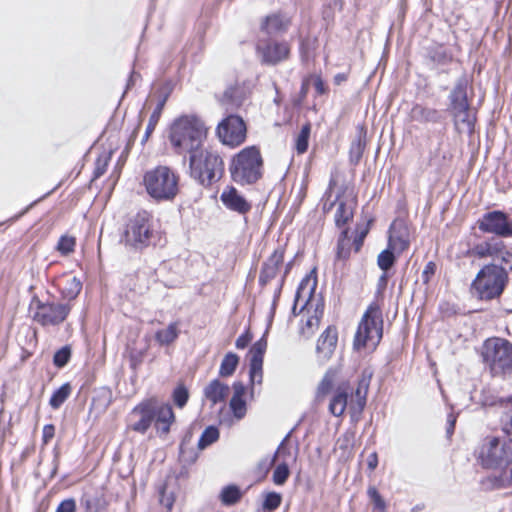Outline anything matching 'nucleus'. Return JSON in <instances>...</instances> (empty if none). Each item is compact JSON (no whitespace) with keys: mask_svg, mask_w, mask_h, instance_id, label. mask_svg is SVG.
<instances>
[{"mask_svg":"<svg viewBox=\"0 0 512 512\" xmlns=\"http://www.w3.org/2000/svg\"><path fill=\"white\" fill-rule=\"evenodd\" d=\"M208 133L204 121L196 115L176 118L169 129V140L178 154H193L199 150Z\"/></svg>","mask_w":512,"mask_h":512,"instance_id":"obj_1","label":"nucleus"},{"mask_svg":"<svg viewBox=\"0 0 512 512\" xmlns=\"http://www.w3.org/2000/svg\"><path fill=\"white\" fill-rule=\"evenodd\" d=\"M372 373L364 371L358 381L354 395L348 383L339 384L333 391L329 400L328 410L335 417H341L347 406L352 411L361 412L366 405L367 393Z\"/></svg>","mask_w":512,"mask_h":512,"instance_id":"obj_2","label":"nucleus"},{"mask_svg":"<svg viewBox=\"0 0 512 512\" xmlns=\"http://www.w3.org/2000/svg\"><path fill=\"white\" fill-rule=\"evenodd\" d=\"M147 194L155 201H172L179 192V176L167 166L147 171L143 177Z\"/></svg>","mask_w":512,"mask_h":512,"instance_id":"obj_3","label":"nucleus"},{"mask_svg":"<svg viewBox=\"0 0 512 512\" xmlns=\"http://www.w3.org/2000/svg\"><path fill=\"white\" fill-rule=\"evenodd\" d=\"M481 356L494 376L512 375V343L508 340L499 337L488 338L482 345Z\"/></svg>","mask_w":512,"mask_h":512,"instance_id":"obj_4","label":"nucleus"},{"mask_svg":"<svg viewBox=\"0 0 512 512\" xmlns=\"http://www.w3.org/2000/svg\"><path fill=\"white\" fill-rule=\"evenodd\" d=\"M317 285V279L315 276H312V274L306 275L302 281L300 282L296 296H295V305L293 307V311L296 310V305L302 301L303 306L301 308V311L306 308V314L303 315L302 324L300 326V334L308 339L313 336L315 331L318 329L320 324V319L323 315V307L320 305H317L315 309L313 310V313H310V300L314 294L315 288Z\"/></svg>","mask_w":512,"mask_h":512,"instance_id":"obj_5","label":"nucleus"},{"mask_svg":"<svg viewBox=\"0 0 512 512\" xmlns=\"http://www.w3.org/2000/svg\"><path fill=\"white\" fill-rule=\"evenodd\" d=\"M230 172L233 180L240 184H253L262 177L263 159L255 146L241 150L232 160Z\"/></svg>","mask_w":512,"mask_h":512,"instance_id":"obj_6","label":"nucleus"},{"mask_svg":"<svg viewBox=\"0 0 512 512\" xmlns=\"http://www.w3.org/2000/svg\"><path fill=\"white\" fill-rule=\"evenodd\" d=\"M189 166L191 176L205 186L218 181L224 171L222 158L214 151L201 148L190 155Z\"/></svg>","mask_w":512,"mask_h":512,"instance_id":"obj_7","label":"nucleus"},{"mask_svg":"<svg viewBox=\"0 0 512 512\" xmlns=\"http://www.w3.org/2000/svg\"><path fill=\"white\" fill-rule=\"evenodd\" d=\"M383 334V319L380 307L372 303L364 313L354 339L357 350L367 348L374 350Z\"/></svg>","mask_w":512,"mask_h":512,"instance_id":"obj_8","label":"nucleus"},{"mask_svg":"<svg viewBox=\"0 0 512 512\" xmlns=\"http://www.w3.org/2000/svg\"><path fill=\"white\" fill-rule=\"evenodd\" d=\"M507 281V270L495 264L485 265L472 283V289L482 300L501 295Z\"/></svg>","mask_w":512,"mask_h":512,"instance_id":"obj_9","label":"nucleus"},{"mask_svg":"<svg viewBox=\"0 0 512 512\" xmlns=\"http://www.w3.org/2000/svg\"><path fill=\"white\" fill-rule=\"evenodd\" d=\"M152 237L151 217L148 212L142 211L128 221L121 242L127 247L143 249L151 243Z\"/></svg>","mask_w":512,"mask_h":512,"instance_id":"obj_10","label":"nucleus"},{"mask_svg":"<svg viewBox=\"0 0 512 512\" xmlns=\"http://www.w3.org/2000/svg\"><path fill=\"white\" fill-rule=\"evenodd\" d=\"M31 309H34L33 320L41 326H58L67 319L71 305L53 301L43 302L34 297L31 301Z\"/></svg>","mask_w":512,"mask_h":512,"instance_id":"obj_11","label":"nucleus"},{"mask_svg":"<svg viewBox=\"0 0 512 512\" xmlns=\"http://www.w3.org/2000/svg\"><path fill=\"white\" fill-rule=\"evenodd\" d=\"M480 459L486 468H498L512 461V439L489 438L482 446Z\"/></svg>","mask_w":512,"mask_h":512,"instance_id":"obj_12","label":"nucleus"},{"mask_svg":"<svg viewBox=\"0 0 512 512\" xmlns=\"http://www.w3.org/2000/svg\"><path fill=\"white\" fill-rule=\"evenodd\" d=\"M478 229L498 237H512V219L503 211L494 210L483 214L476 222Z\"/></svg>","mask_w":512,"mask_h":512,"instance_id":"obj_13","label":"nucleus"},{"mask_svg":"<svg viewBox=\"0 0 512 512\" xmlns=\"http://www.w3.org/2000/svg\"><path fill=\"white\" fill-rule=\"evenodd\" d=\"M220 140L229 146H238L246 138V126L241 117L230 115L217 128Z\"/></svg>","mask_w":512,"mask_h":512,"instance_id":"obj_14","label":"nucleus"},{"mask_svg":"<svg viewBox=\"0 0 512 512\" xmlns=\"http://www.w3.org/2000/svg\"><path fill=\"white\" fill-rule=\"evenodd\" d=\"M256 50L261 61L268 65H276L288 59L290 54L287 42L274 39L259 40Z\"/></svg>","mask_w":512,"mask_h":512,"instance_id":"obj_15","label":"nucleus"},{"mask_svg":"<svg viewBox=\"0 0 512 512\" xmlns=\"http://www.w3.org/2000/svg\"><path fill=\"white\" fill-rule=\"evenodd\" d=\"M154 398H149L135 406L129 414V429L144 434L153 422Z\"/></svg>","mask_w":512,"mask_h":512,"instance_id":"obj_16","label":"nucleus"},{"mask_svg":"<svg viewBox=\"0 0 512 512\" xmlns=\"http://www.w3.org/2000/svg\"><path fill=\"white\" fill-rule=\"evenodd\" d=\"M154 413L153 421H155V428L160 435H166L170 431V426L175 421V415L173 413L170 404L162 403L154 398Z\"/></svg>","mask_w":512,"mask_h":512,"instance_id":"obj_17","label":"nucleus"},{"mask_svg":"<svg viewBox=\"0 0 512 512\" xmlns=\"http://www.w3.org/2000/svg\"><path fill=\"white\" fill-rule=\"evenodd\" d=\"M338 341L335 328L327 327L320 335L316 345L317 359L321 363L327 362L333 355Z\"/></svg>","mask_w":512,"mask_h":512,"instance_id":"obj_18","label":"nucleus"},{"mask_svg":"<svg viewBox=\"0 0 512 512\" xmlns=\"http://www.w3.org/2000/svg\"><path fill=\"white\" fill-rule=\"evenodd\" d=\"M291 25V18L285 13L275 12L265 16L260 23V30L267 35L285 33Z\"/></svg>","mask_w":512,"mask_h":512,"instance_id":"obj_19","label":"nucleus"},{"mask_svg":"<svg viewBox=\"0 0 512 512\" xmlns=\"http://www.w3.org/2000/svg\"><path fill=\"white\" fill-rule=\"evenodd\" d=\"M283 261L284 249L279 247L264 261L259 276V283L266 285L269 281L274 279L282 267Z\"/></svg>","mask_w":512,"mask_h":512,"instance_id":"obj_20","label":"nucleus"},{"mask_svg":"<svg viewBox=\"0 0 512 512\" xmlns=\"http://www.w3.org/2000/svg\"><path fill=\"white\" fill-rule=\"evenodd\" d=\"M335 203L337 204L335 223L338 227H342L353 218L356 200L352 193H344L337 197Z\"/></svg>","mask_w":512,"mask_h":512,"instance_id":"obj_21","label":"nucleus"},{"mask_svg":"<svg viewBox=\"0 0 512 512\" xmlns=\"http://www.w3.org/2000/svg\"><path fill=\"white\" fill-rule=\"evenodd\" d=\"M410 244L409 231L403 222H394L389 230L388 247L397 253L405 251Z\"/></svg>","mask_w":512,"mask_h":512,"instance_id":"obj_22","label":"nucleus"},{"mask_svg":"<svg viewBox=\"0 0 512 512\" xmlns=\"http://www.w3.org/2000/svg\"><path fill=\"white\" fill-rule=\"evenodd\" d=\"M220 198L228 209L240 214H245L251 209L250 203L234 187H227Z\"/></svg>","mask_w":512,"mask_h":512,"instance_id":"obj_23","label":"nucleus"},{"mask_svg":"<svg viewBox=\"0 0 512 512\" xmlns=\"http://www.w3.org/2000/svg\"><path fill=\"white\" fill-rule=\"evenodd\" d=\"M458 132L472 134L476 122V114L471 107L451 111Z\"/></svg>","mask_w":512,"mask_h":512,"instance_id":"obj_24","label":"nucleus"},{"mask_svg":"<svg viewBox=\"0 0 512 512\" xmlns=\"http://www.w3.org/2000/svg\"><path fill=\"white\" fill-rule=\"evenodd\" d=\"M468 80L461 77L457 80L453 90L450 93V111L465 109L470 107L467 99Z\"/></svg>","mask_w":512,"mask_h":512,"instance_id":"obj_25","label":"nucleus"},{"mask_svg":"<svg viewBox=\"0 0 512 512\" xmlns=\"http://www.w3.org/2000/svg\"><path fill=\"white\" fill-rule=\"evenodd\" d=\"M502 249V241L497 239H490L476 244L474 247L467 251L470 257L478 258H495Z\"/></svg>","mask_w":512,"mask_h":512,"instance_id":"obj_26","label":"nucleus"},{"mask_svg":"<svg viewBox=\"0 0 512 512\" xmlns=\"http://www.w3.org/2000/svg\"><path fill=\"white\" fill-rule=\"evenodd\" d=\"M410 117L420 123H437L441 119V114L434 108L416 104L410 111Z\"/></svg>","mask_w":512,"mask_h":512,"instance_id":"obj_27","label":"nucleus"},{"mask_svg":"<svg viewBox=\"0 0 512 512\" xmlns=\"http://www.w3.org/2000/svg\"><path fill=\"white\" fill-rule=\"evenodd\" d=\"M229 394V386L218 379L212 380L204 389V395L207 400L216 404L224 402Z\"/></svg>","mask_w":512,"mask_h":512,"instance_id":"obj_28","label":"nucleus"},{"mask_svg":"<svg viewBox=\"0 0 512 512\" xmlns=\"http://www.w3.org/2000/svg\"><path fill=\"white\" fill-rule=\"evenodd\" d=\"M336 375L337 371L332 368L328 369L324 374L315 391V402L317 404L322 403L328 394L333 393Z\"/></svg>","mask_w":512,"mask_h":512,"instance_id":"obj_29","label":"nucleus"},{"mask_svg":"<svg viewBox=\"0 0 512 512\" xmlns=\"http://www.w3.org/2000/svg\"><path fill=\"white\" fill-rule=\"evenodd\" d=\"M179 336V323L172 322L165 329L158 330L155 334L156 341L161 345L172 344Z\"/></svg>","mask_w":512,"mask_h":512,"instance_id":"obj_30","label":"nucleus"},{"mask_svg":"<svg viewBox=\"0 0 512 512\" xmlns=\"http://www.w3.org/2000/svg\"><path fill=\"white\" fill-rule=\"evenodd\" d=\"M82 289L81 281L76 277H70L65 280L64 286L61 288V294L64 299L74 300Z\"/></svg>","mask_w":512,"mask_h":512,"instance_id":"obj_31","label":"nucleus"},{"mask_svg":"<svg viewBox=\"0 0 512 512\" xmlns=\"http://www.w3.org/2000/svg\"><path fill=\"white\" fill-rule=\"evenodd\" d=\"M239 363V357L232 352L227 353L220 365L219 374L222 377H228L231 376Z\"/></svg>","mask_w":512,"mask_h":512,"instance_id":"obj_32","label":"nucleus"},{"mask_svg":"<svg viewBox=\"0 0 512 512\" xmlns=\"http://www.w3.org/2000/svg\"><path fill=\"white\" fill-rule=\"evenodd\" d=\"M71 386L68 383L63 384L51 396L49 404L53 409H58L69 397Z\"/></svg>","mask_w":512,"mask_h":512,"instance_id":"obj_33","label":"nucleus"},{"mask_svg":"<svg viewBox=\"0 0 512 512\" xmlns=\"http://www.w3.org/2000/svg\"><path fill=\"white\" fill-rule=\"evenodd\" d=\"M311 132V125L309 123L302 126L299 134L295 139V149L298 154H303L308 149V142Z\"/></svg>","mask_w":512,"mask_h":512,"instance_id":"obj_34","label":"nucleus"},{"mask_svg":"<svg viewBox=\"0 0 512 512\" xmlns=\"http://www.w3.org/2000/svg\"><path fill=\"white\" fill-rule=\"evenodd\" d=\"M82 502L85 505V508L88 512H99L101 509L105 507V500L102 496L97 494L92 495L89 493H85Z\"/></svg>","mask_w":512,"mask_h":512,"instance_id":"obj_35","label":"nucleus"},{"mask_svg":"<svg viewBox=\"0 0 512 512\" xmlns=\"http://www.w3.org/2000/svg\"><path fill=\"white\" fill-rule=\"evenodd\" d=\"M267 348V341L263 338L258 340L251 347L250 354V362H254V367H258L259 363H263V356Z\"/></svg>","mask_w":512,"mask_h":512,"instance_id":"obj_36","label":"nucleus"},{"mask_svg":"<svg viewBox=\"0 0 512 512\" xmlns=\"http://www.w3.org/2000/svg\"><path fill=\"white\" fill-rule=\"evenodd\" d=\"M219 438V430L215 426H209L207 427L199 441H198V447L199 449H205L207 446L211 445L212 443L216 442Z\"/></svg>","mask_w":512,"mask_h":512,"instance_id":"obj_37","label":"nucleus"},{"mask_svg":"<svg viewBox=\"0 0 512 512\" xmlns=\"http://www.w3.org/2000/svg\"><path fill=\"white\" fill-rule=\"evenodd\" d=\"M241 497V493L238 487L236 486H227L225 487L220 494V499L225 505H233L239 501Z\"/></svg>","mask_w":512,"mask_h":512,"instance_id":"obj_38","label":"nucleus"},{"mask_svg":"<svg viewBox=\"0 0 512 512\" xmlns=\"http://www.w3.org/2000/svg\"><path fill=\"white\" fill-rule=\"evenodd\" d=\"M163 106H164V101L160 102L156 109L153 111V113L151 114L150 118H149V121H148V124H147V127H146V131H145V134L143 136V139H142V142H146L150 135L153 133V131L155 130V127L160 119V115H161V112H162V109H163Z\"/></svg>","mask_w":512,"mask_h":512,"instance_id":"obj_39","label":"nucleus"},{"mask_svg":"<svg viewBox=\"0 0 512 512\" xmlns=\"http://www.w3.org/2000/svg\"><path fill=\"white\" fill-rule=\"evenodd\" d=\"M394 250L391 248H387L383 250L377 257V264L381 270L386 272L389 270L395 263Z\"/></svg>","mask_w":512,"mask_h":512,"instance_id":"obj_40","label":"nucleus"},{"mask_svg":"<svg viewBox=\"0 0 512 512\" xmlns=\"http://www.w3.org/2000/svg\"><path fill=\"white\" fill-rule=\"evenodd\" d=\"M282 501V497L279 493L269 492L265 495L263 501V510L264 512H272L276 510Z\"/></svg>","mask_w":512,"mask_h":512,"instance_id":"obj_41","label":"nucleus"},{"mask_svg":"<svg viewBox=\"0 0 512 512\" xmlns=\"http://www.w3.org/2000/svg\"><path fill=\"white\" fill-rule=\"evenodd\" d=\"M374 509L378 512H386V503L375 487H369L367 491Z\"/></svg>","mask_w":512,"mask_h":512,"instance_id":"obj_42","label":"nucleus"},{"mask_svg":"<svg viewBox=\"0 0 512 512\" xmlns=\"http://www.w3.org/2000/svg\"><path fill=\"white\" fill-rule=\"evenodd\" d=\"M290 474L287 464H279L273 472V482L276 485H283L288 479Z\"/></svg>","mask_w":512,"mask_h":512,"instance_id":"obj_43","label":"nucleus"},{"mask_svg":"<svg viewBox=\"0 0 512 512\" xmlns=\"http://www.w3.org/2000/svg\"><path fill=\"white\" fill-rule=\"evenodd\" d=\"M76 241L74 237L71 236H62L58 242L57 250L63 254L67 255L74 251Z\"/></svg>","mask_w":512,"mask_h":512,"instance_id":"obj_44","label":"nucleus"},{"mask_svg":"<svg viewBox=\"0 0 512 512\" xmlns=\"http://www.w3.org/2000/svg\"><path fill=\"white\" fill-rule=\"evenodd\" d=\"M230 408L237 419L243 418L246 414V403L243 398L232 397Z\"/></svg>","mask_w":512,"mask_h":512,"instance_id":"obj_45","label":"nucleus"},{"mask_svg":"<svg viewBox=\"0 0 512 512\" xmlns=\"http://www.w3.org/2000/svg\"><path fill=\"white\" fill-rule=\"evenodd\" d=\"M70 356H71L70 348L68 346L62 347L54 354L53 362H54L55 366L63 367L68 363Z\"/></svg>","mask_w":512,"mask_h":512,"instance_id":"obj_46","label":"nucleus"},{"mask_svg":"<svg viewBox=\"0 0 512 512\" xmlns=\"http://www.w3.org/2000/svg\"><path fill=\"white\" fill-rule=\"evenodd\" d=\"M365 143L364 141L359 137L353 143L350 147V158L351 161L358 162L360 158L362 157V154L364 152Z\"/></svg>","mask_w":512,"mask_h":512,"instance_id":"obj_47","label":"nucleus"},{"mask_svg":"<svg viewBox=\"0 0 512 512\" xmlns=\"http://www.w3.org/2000/svg\"><path fill=\"white\" fill-rule=\"evenodd\" d=\"M189 398L188 390L184 386H178L173 392L174 403L179 407L183 408Z\"/></svg>","mask_w":512,"mask_h":512,"instance_id":"obj_48","label":"nucleus"},{"mask_svg":"<svg viewBox=\"0 0 512 512\" xmlns=\"http://www.w3.org/2000/svg\"><path fill=\"white\" fill-rule=\"evenodd\" d=\"M250 381L252 384L262 383L263 379V363H259L258 367H254V362H250Z\"/></svg>","mask_w":512,"mask_h":512,"instance_id":"obj_49","label":"nucleus"},{"mask_svg":"<svg viewBox=\"0 0 512 512\" xmlns=\"http://www.w3.org/2000/svg\"><path fill=\"white\" fill-rule=\"evenodd\" d=\"M496 258L501 259L502 263L504 264V266H502V267L505 268V270L507 268L512 269V253L505 249V245L503 242H502V249L498 253V256Z\"/></svg>","mask_w":512,"mask_h":512,"instance_id":"obj_50","label":"nucleus"},{"mask_svg":"<svg viewBox=\"0 0 512 512\" xmlns=\"http://www.w3.org/2000/svg\"><path fill=\"white\" fill-rule=\"evenodd\" d=\"M76 503L74 499H66L62 501L57 507L56 512H75Z\"/></svg>","mask_w":512,"mask_h":512,"instance_id":"obj_51","label":"nucleus"},{"mask_svg":"<svg viewBox=\"0 0 512 512\" xmlns=\"http://www.w3.org/2000/svg\"><path fill=\"white\" fill-rule=\"evenodd\" d=\"M160 503L169 511L173 507L174 499L171 495H166L165 488L160 492Z\"/></svg>","mask_w":512,"mask_h":512,"instance_id":"obj_52","label":"nucleus"},{"mask_svg":"<svg viewBox=\"0 0 512 512\" xmlns=\"http://www.w3.org/2000/svg\"><path fill=\"white\" fill-rule=\"evenodd\" d=\"M252 340V337L251 335L247 332L245 334H242L240 335L236 342H235V345L238 349H244L245 347H247V345L250 343V341Z\"/></svg>","mask_w":512,"mask_h":512,"instance_id":"obj_53","label":"nucleus"},{"mask_svg":"<svg viewBox=\"0 0 512 512\" xmlns=\"http://www.w3.org/2000/svg\"><path fill=\"white\" fill-rule=\"evenodd\" d=\"M55 433V428L53 425L48 424L43 428V441L44 443H48L53 437Z\"/></svg>","mask_w":512,"mask_h":512,"instance_id":"obj_54","label":"nucleus"},{"mask_svg":"<svg viewBox=\"0 0 512 512\" xmlns=\"http://www.w3.org/2000/svg\"><path fill=\"white\" fill-rule=\"evenodd\" d=\"M314 88L316 92L320 95L325 94L327 91V88L325 86L324 81L321 79V77L316 76L313 81Z\"/></svg>","mask_w":512,"mask_h":512,"instance_id":"obj_55","label":"nucleus"},{"mask_svg":"<svg viewBox=\"0 0 512 512\" xmlns=\"http://www.w3.org/2000/svg\"><path fill=\"white\" fill-rule=\"evenodd\" d=\"M232 387H233V391H234V394L232 397L243 398V396L245 394L244 384L242 382H235Z\"/></svg>","mask_w":512,"mask_h":512,"instance_id":"obj_56","label":"nucleus"},{"mask_svg":"<svg viewBox=\"0 0 512 512\" xmlns=\"http://www.w3.org/2000/svg\"><path fill=\"white\" fill-rule=\"evenodd\" d=\"M447 423H448V426H447L446 432H447L448 436H451L454 432L455 423H456V416L453 413H450L448 415Z\"/></svg>","mask_w":512,"mask_h":512,"instance_id":"obj_57","label":"nucleus"},{"mask_svg":"<svg viewBox=\"0 0 512 512\" xmlns=\"http://www.w3.org/2000/svg\"><path fill=\"white\" fill-rule=\"evenodd\" d=\"M106 167H107L106 161H104L102 163L100 160H98L97 164H96L95 171H94V177L99 178L100 176H102L106 171Z\"/></svg>","mask_w":512,"mask_h":512,"instance_id":"obj_58","label":"nucleus"},{"mask_svg":"<svg viewBox=\"0 0 512 512\" xmlns=\"http://www.w3.org/2000/svg\"><path fill=\"white\" fill-rule=\"evenodd\" d=\"M435 272V264L433 262H429L424 271H423V278L427 282L429 280V276L434 274Z\"/></svg>","mask_w":512,"mask_h":512,"instance_id":"obj_59","label":"nucleus"},{"mask_svg":"<svg viewBox=\"0 0 512 512\" xmlns=\"http://www.w3.org/2000/svg\"><path fill=\"white\" fill-rule=\"evenodd\" d=\"M367 465L370 470H374L378 465V458L376 453H372L367 458Z\"/></svg>","mask_w":512,"mask_h":512,"instance_id":"obj_60","label":"nucleus"},{"mask_svg":"<svg viewBox=\"0 0 512 512\" xmlns=\"http://www.w3.org/2000/svg\"><path fill=\"white\" fill-rule=\"evenodd\" d=\"M503 430L510 436H512V419L510 421V423H505L504 426H503Z\"/></svg>","mask_w":512,"mask_h":512,"instance_id":"obj_61","label":"nucleus"},{"mask_svg":"<svg viewBox=\"0 0 512 512\" xmlns=\"http://www.w3.org/2000/svg\"><path fill=\"white\" fill-rule=\"evenodd\" d=\"M334 80H335V83L336 84H340L342 82H344L346 80V76L345 74H337L335 77H334Z\"/></svg>","mask_w":512,"mask_h":512,"instance_id":"obj_62","label":"nucleus"},{"mask_svg":"<svg viewBox=\"0 0 512 512\" xmlns=\"http://www.w3.org/2000/svg\"><path fill=\"white\" fill-rule=\"evenodd\" d=\"M362 243H363L362 237H358L357 239H355L354 244L356 247V251H358L360 249Z\"/></svg>","mask_w":512,"mask_h":512,"instance_id":"obj_63","label":"nucleus"},{"mask_svg":"<svg viewBox=\"0 0 512 512\" xmlns=\"http://www.w3.org/2000/svg\"><path fill=\"white\" fill-rule=\"evenodd\" d=\"M292 267V262H288L285 266V270H284V275H283V278L289 273L290 269Z\"/></svg>","mask_w":512,"mask_h":512,"instance_id":"obj_64","label":"nucleus"}]
</instances>
